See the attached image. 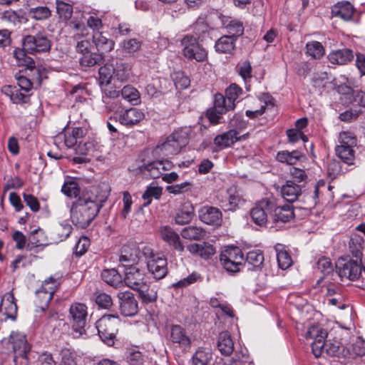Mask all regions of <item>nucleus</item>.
I'll use <instances>...</instances> for the list:
<instances>
[{
  "label": "nucleus",
  "mask_w": 365,
  "mask_h": 365,
  "mask_svg": "<svg viewBox=\"0 0 365 365\" xmlns=\"http://www.w3.org/2000/svg\"><path fill=\"white\" fill-rule=\"evenodd\" d=\"M161 165L159 160L153 161L145 165L144 170L149 173L151 178L156 179L163 175Z\"/></svg>",
  "instance_id": "680f3d73"
},
{
  "label": "nucleus",
  "mask_w": 365,
  "mask_h": 365,
  "mask_svg": "<svg viewBox=\"0 0 365 365\" xmlns=\"http://www.w3.org/2000/svg\"><path fill=\"white\" fill-rule=\"evenodd\" d=\"M159 235L162 240L175 251L180 253L184 252L185 246L180 235L173 228L168 225L161 226L159 228Z\"/></svg>",
  "instance_id": "aec40b11"
},
{
  "label": "nucleus",
  "mask_w": 365,
  "mask_h": 365,
  "mask_svg": "<svg viewBox=\"0 0 365 365\" xmlns=\"http://www.w3.org/2000/svg\"><path fill=\"white\" fill-rule=\"evenodd\" d=\"M248 133L238 136V133L236 130L231 129L227 132L217 135L214 138V145L218 150H222L225 148L230 147L238 140L246 139Z\"/></svg>",
  "instance_id": "412c9836"
},
{
  "label": "nucleus",
  "mask_w": 365,
  "mask_h": 365,
  "mask_svg": "<svg viewBox=\"0 0 365 365\" xmlns=\"http://www.w3.org/2000/svg\"><path fill=\"white\" fill-rule=\"evenodd\" d=\"M27 52L24 48H16L14 51V57L19 61V63L21 65L27 66L28 67L34 66V61L30 57L26 55Z\"/></svg>",
  "instance_id": "338daca9"
},
{
  "label": "nucleus",
  "mask_w": 365,
  "mask_h": 365,
  "mask_svg": "<svg viewBox=\"0 0 365 365\" xmlns=\"http://www.w3.org/2000/svg\"><path fill=\"white\" fill-rule=\"evenodd\" d=\"M56 11L60 19L68 20L73 14V6L66 1H56Z\"/></svg>",
  "instance_id": "4d7b16f0"
},
{
  "label": "nucleus",
  "mask_w": 365,
  "mask_h": 365,
  "mask_svg": "<svg viewBox=\"0 0 365 365\" xmlns=\"http://www.w3.org/2000/svg\"><path fill=\"white\" fill-rule=\"evenodd\" d=\"M119 324V317L114 314L103 315L96 322L98 335L105 344L109 346L114 344Z\"/></svg>",
  "instance_id": "39448f33"
},
{
  "label": "nucleus",
  "mask_w": 365,
  "mask_h": 365,
  "mask_svg": "<svg viewBox=\"0 0 365 365\" xmlns=\"http://www.w3.org/2000/svg\"><path fill=\"white\" fill-rule=\"evenodd\" d=\"M339 143L335 148L338 157L348 165L354 164L355 159L354 148L356 145V137L350 132H341L339 133Z\"/></svg>",
  "instance_id": "0eeeda50"
},
{
  "label": "nucleus",
  "mask_w": 365,
  "mask_h": 365,
  "mask_svg": "<svg viewBox=\"0 0 365 365\" xmlns=\"http://www.w3.org/2000/svg\"><path fill=\"white\" fill-rule=\"evenodd\" d=\"M101 278L106 284L115 288L120 287L123 284V278L115 269H103Z\"/></svg>",
  "instance_id": "c9c22d12"
},
{
  "label": "nucleus",
  "mask_w": 365,
  "mask_h": 365,
  "mask_svg": "<svg viewBox=\"0 0 365 365\" xmlns=\"http://www.w3.org/2000/svg\"><path fill=\"white\" fill-rule=\"evenodd\" d=\"M90 246V240L87 237L82 236L77 241L73 248V254L76 257L84 255Z\"/></svg>",
  "instance_id": "e2e57ef3"
},
{
  "label": "nucleus",
  "mask_w": 365,
  "mask_h": 365,
  "mask_svg": "<svg viewBox=\"0 0 365 365\" xmlns=\"http://www.w3.org/2000/svg\"><path fill=\"white\" fill-rule=\"evenodd\" d=\"M236 39L224 35L215 44V51L219 53H231L235 48Z\"/></svg>",
  "instance_id": "4c0bfd02"
},
{
  "label": "nucleus",
  "mask_w": 365,
  "mask_h": 365,
  "mask_svg": "<svg viewBox=\"0 0 365 365\" xmlns=\"http://www.w3.org/2000/svg\"><path fill=\"white\" fill-rule=\"evenodd\" d=\"M74 28L77 31L73 36V38L77 41L76 51L82 55L90 52V41L86 39L81 40L83 36L88 34L86 28L84 25L80 24H76Z\"/></svg>",
  "instance_id": "cd10ccee"
},
{
  "label": "nucleus",
  "mask_w": 365,
  "mask_h": 365,
  "mask_svg": "<svg viewBox=\"0 0 365 365\" xmlns=\"http://www.w3.org/2000/svg\"><path fill=\"white\" fill-rule=\"evenodd\" d=\"M212 358L210 351L199 349L192 356V365H207Z\"/></svg>",
  "instance_id": "bf43d9fd"
},
{
  "label": "nucleus",
  "mask_w": 365,
  "mask_h": 365,
  "mask_svg": "<svg viewBox=\"0 0 365 365\" xmlns=\"http://www.w3.org/2000/svg\"><path fill=\"white\" fill-rule=\"evenodd\" d=\"M194 212L195 209L192 203L185 202L175 215V223L180 225L188 224L194 217Z\"/></svg>",
  "instance_id": "2f4dec72"
},
{
  "label": "nucleus",
  "mask_w": 365,
  "mask_h": 365,
  "mask_svg": "<svg viewBox=\"0 0 365 365\" xmlns=\"http://www.w3.org/2000/svg\"><path fill=\"white\" fill-rule=\"evenodd\" d=\"M22 46L29 53H40L48 51L51 42L45 32H38L35 35H27L22 38Z\"/></svg>",
  "instance_id": "1a4fd4ad"
},
{
  "label": "nucleus",
  "mask_w": 365,
  "mask_h": 365,
  "mask_svg": "<svg viewBox=\"0 0 365 365\" xmlns=\"http://www.w3.org/2000/svg\"><path fill=\"white\" fill-rule=\"evenodd\" d=\"M220 260L223 268L227 272H237L242 265L244 255L238 247H228L221 252Z\"/></svg>",
  "instance_id": "9d476101"
},
{
  "label": "nucleus",
  "mask_w": 365,
  "mask_h": 365,
  "mask_svg": "<svg viewBox=\"0 0 365 365\" xmlns=\"http://www.w3.org/2000/svg\"><path fill=\"white\" fill-rule=\"evenodd\" d=\"M122 97L131 103L137 105L140 103V93L137 89L130 86H125L121 90Z\"/></svg>",
  "instance_id": "5fc2aeb1"
},
{
  "label": "nucleus",
  "mask_w": 365,
  "mask_h": 365,
  "mask_svg": "<svg viewBox=\"0 0 365 365\" xmlns=\"http://www.w3.org/2000/svg\"><path fill=\"white\" fill-rule=\"evenodd\" d=\"M170 339L173 343L178 344L183 349H189L191 339L185 329L180 325H173L170 328Z\"/></svg>",
  "instance_id": "a878e982"
},
{
  "label": "nucleus",
  "mask_w": 365,
  "mask_h": 365,
  "mask_svg": "<svg viewBox=\"0 0 365 365\" xmlns=\"http://www.w3.org/2000/svg\"><path fill=\"white\" fill-rule=\"evenodd\" d=\"M56 284V280L53 277H50L44 281L41 289L37 292L39 297H41V294L45 295L43 297L46 299V304L53 298V295L55 292Z\"/></svg>",
  "instance_id": "a18cd8bd"
},
{
  "label": "nucleus",
  "mask_w": 365,
  "mask_h": 365,
  "mask_svg": "<svg viewBox=\"0 0 365 365\" xmlns=\"http://www.w3.org/2000/svg\"><path fill=\"white\" fill-rule=\"evenodd\" d=\"M29 14L36 20H44L51 16V11L46 6H38L31 9Z\"/></svg>",
  "instance_id": "69168bd1"
},
{
  "label": "nucleus",
  "mask_w": 365,
  "mask_h": 365,
  "mask_svg": "<svg viewBox=\"0 0 365 365\" xmlns=\"http://www.w3.org/2000/svg\"><path fill=\"white\" fill-rule=\"evenodd\" d=\"M364 242V240L363 237L356 233L351 235L349 242V252L354 257L359 260L361 259L363 255L362 250Z\"/></svg>",
  "instance_id": "ea45409f"
},
{
  "label": "nucleus",
  "mask_w": 365,
  "mask_h": 365,
  "mask_svg": "<svg viewBox=\"0 0 365 365\" xmlns=\"http://www.w3.org/2000/svg\"><path fill=\"white\" fill-rule=\"evenodd\" d=\"M123 52L133 54L138 51L142 46V42L137 38H129L123 41L120 44Z\"/></svg>",
  "instance_id": "6e6d98bb"
},
{
  "label": "nucleus",
  "mask_w": 365,
  "mask_h": 365,
  "mask_svg": "<svg viewBox=\"0 0 365 365\" xmlns=\"http://www.w3.org/2000/svg\"><path fill=\"white\" fill-rule=\"evenodd\" d=\"M217 345L220 353L225 356L230 355L234 350V343L228 331H222L219 334Z\"/></svg>",
  "instance_id": "72a5a7b5"
},
{
  "label": "nucleus",
  "mask_w": 365,
  "mask_h": 365,
  "mask_svg": "<svg viewBox=\"0 0 365 365\" xmlns=\"http://www.w3.org/2000/svg\"><path fill=\"white\" fill-rule=\"evenodd\" d=\"M264 262V255L260 250H252L247 254L246 261L244 264L248 270L260 269Z\"/></svg>",
  "instance_id": "e433bc0d"
},
{
  "label": "nucleus",
  "mask_w": 365,
  "mask_h": 365,
  "mask_svg": "<svg viewBox=\"0 0 365 365\" xmlns=\"http://www.w3.org/2000/svg\"><path fill=\"white\" fill-rule=\"evenodd\" d=\"M124 274L123 281L127 287L134 290H142L147 287L145 274L143 269L138 267H128L125 269Z\"/></svg>",
  "instance_id": "ddd939ff"
},
{
  "label": "nucleus",
  "mask_w": 365,
  "mask_h": 365,
  "mask_svg": "<svg viewBox=\"0 0 365 365\" xmlns=\"http://www.w3.org/2000/svg\"><path fill=\"white\" fill-rule=\"evenodd\" d=\"M9 346L14 354L15 365H29L28 353L30 351L31 346L24 334L12 331L9 336Z\"/></svg>",
  "instance_id": "20e7f679"
},
{
  "label": "nucleus",
  "mask_w": 365,
  "mask_h": 365,
  "mask_svg": "<svg viewBox=\"0 0 365 365\" xmlns=\"http://www.w3.org/2000/svg\"><path fill=\"white\" fill-rule=\"evenodd\" d=\"M324 349L326 350L328 354L337 357L346 358L348 357L350 353V348H345L337 341L329 344L325 341Z\"/></svg>",
  "instance_id": "a19ab883"
},
{
  "label": "nucleus",
  "mask_w": 365,
  "mask_h": 365,
  "mask_svg": "<svg viewBox=\"0 0 365 365\" xmlns=\"http://www.w3.org/2000/svg\"><path fill=\"white\" fill-rule=\"evenodd\" d=\"M140 250L136 247L124 245L120 250L119 262L125 267H137L139 260Z\"/></svg>",
  "instance_id": "4be33fe9"
},
{
  "label": "nucleus",
  "mask_w": 365,
  "mask_h": 365,
  "mask_svg": "<svg viewBox=\"0 0 365 365\" xmlns=\"http://www.w3.org/2000/svg\"><path fill=\"white\" fill-rule=\"evenodd\" d=\"M302 157V155L298 150H293L292 152L282 150L277 153L276 159L282 163L292 165L296 164Z\"/></svg>",
  "instance_id": "37998d69"
},
{
  "label": "nucleus",
  "mask_w": 365,
  "mask_h": 365,
  "mask_svg": "<svg viewBox=\"0 0 365 365\" xmlns=\"http://www.w3.org/2000/svg\"><path fill=\"white\" fill-rule=\"evenodd\" d=\"M193 187L192 182L185 181L182 183L168 185L165 187L166 191L174 195H181L191 191Z\"/></svg>",
  "instance_id": "864d4df0"
},
{
  "label": "nucleus",
  "mask_w": 365,
  "mask_h": 365,
  "mask_svg": "<svg viewBox=\"0 0 365 365\" xmlns=\"http://www.w3.org/2000/svg\"><path fill=\"white\" fill-rule=\"evenodd\" d=\"M180 235L185 240L199 241L205 237L206 232L201 227L189 225L182 229Z\"/></svg>",
  "instance_id": "f704fd0d"
},
{
  "label": "nucleus",
  "mask_w": 365,
  "mask_h": 365,
  "mask_svg": "<svg viewBox=\"0 0 365 365\" xmlns=\"http://www.w3.org/2000/svg\"><path fill=\"white\" fill-rule=\"evenodd\" d=\"M332 14L344 20H349L354 12V7L350 1H337L331 9Z\"/></svg>",
  "instance_id": "473e14b6"
},
{
  "label": "nucleus",
  "mask_w": 365,
  "mask_h": 365,
  "mask_svg": "<svg viewBox=\"0 0 365 365\" xmlns=\"http://www.w3.org/2000/svg\"><path fill=\"white\" fill-rule=\"evenodd\" d=\"M354 55L352 50L342 48L332 51L328 55V60L331 64L345 65L354 59Z\"/></svg>",
  "instance_id": "bb28decb"
},
{
  "label": "nucleus",
  "mask_w": 365,
  "mask_h": 365,
  "mask_svg": "<svg viewBox=\"0 0 365 365\" xmlns=\"http://www.w3.org/2000/svg\"><path fill=\"white\" fill-rule=\"evenodd\" d=\"M327 335V331L319 324L312 325L306 331L304 335L306 339L313 340L312 349L316 357H319L322 355Z\"/></svg>",
  "instance_id": "f8f14e48"
},
{
  "label": "nucleus",
  "mask_w": 365,
  "mask_h": 365,
  "mask_svg": "<svg viewBox=\"0 0 365 365\" xmlns=\"http://www.w3.org/2000/svg\"><path fill=\"white\" fill-rule=\"evenodd\" d=\"M92 299L96 304L102 309H109L113 305V299L111 297L101 291L95 292L93 294Z\"/></svg>",
  "instance_id": "3c124183"
},
{
  "label": "nucleus",
  "mask_w": 365,
  "mask_h": 365,
  "mask_svg": "<svg viewBox=\"0 0 365 365\" xmlns=\"http://www.w3.org/2000/svg\"><path fill=\"white\" fill-rule=\"evenodd\" d=\"M113 68L112 66L104 65L99 68V83L101 86H108L113 76Z\"/></svg>",
  "instance_id": "13d9d810"
},
{
  "label": "nucleus",
  "mask_w": 365,
  "mask_h": 365,
  "mask_svg": "<svg viewBox=\"0 0 365 365\" xmlns=\"http://www.w3.org/2000/svg\"><path fill=\"white\" fill-rule=\"evenodd\" d=\"M110 195V187L103 182L91 185L72 202L70 212L73 224L81 229L88 227L99 213Z\"/></svg>",
  "instance_id": "f257e3e1"
},
{
  "label": "nucleus",
  "mask_w": 365,
  "mask_h": 365,
  "mask_svg": "<svg viewBox=\"0 0 365 365\" xmlns=\"http://www.w3.org/2000/svg\"><path fill=\"white\" fill-rule=\"evenodd\" d=\"M18 307L12 291L4 294L0 304V321L11 319L15 321Z\"/></svg>",
  "instance_id": "dca6fc26"
},
{
  "label": "nucleus",
  "mask_w": 365,
  "mask_h": 365,
  "mask_svg": "<svg viewBox=\"0 0 365 365\" xmlns=\"http://www.w3.org/2000/svg\"><path fill=\"white\" fill-rule=\"evenodd\" d=\"M228 101L226 97L220 93L214 96V106L207 112V116L212 124H218L222 115L235 108H228Z\"/></svg>",
  "instance_id": "f3484780"
},
{
  "label": "nucleus",
  "mask_w": 365,
  "mask_h": 365,
  "mask_svg": "<svg viewBox=\"0 0 365 365\" xmlns=\"http://www.w3.org/2000/svg\"><path fill=\"white\" fill-rule=\"evenodd\" d=\"M181 44L183 46L182 54L187 59L195 60L197 62H202L207 59V53L199 43L197 37L187 34L181 39Z\"/></svg>",
  "instance_id": "6e6552de"
},
{
  "label": "nucleus",
  "mask_w": 365,
  "mask_h": 365,
  "mask_svg": "<svg viewBox=\"0 0 365 365\" xmlns=\"http://www.w3.org/2000/svg\"><path fill=\"white\" fill-rule=\"evenodd\" d=\"M120 314L124 317H133L138 312V301L134 294L129 292H120L117 294Z\"/></svg>",
  "instance_id": "2eb2a0df"
},
{
  "label": "nucleus",
  "mask_w": 365,
  "mask_h": 365,
  "mask_svg": "<svg viewBox=\"0 0 365 365\" xmlns=\"http://www.w3.org/2000/svg\"><path fill=\"white\" fill-rule=\"evenodd\" d=\"M93 43L98 51L101 53L110 52L115 46V42L108 38L102 31H96L93 34Z\"/></svg>",
  "instance_id": "c756f323"
},
{
  "label": "nucleus",
  "mask_w": 365,
  "mask_h": 365,
  "mask_svg": "<svg viewBox=\"0 0 365 365\" xmlns=\"http://www.w3.org/2000/svg\"><path fill=\"white\" fill-rule=\"evenodd\" d=\"M86 130L83 128H73L71 131L67 130L64 133H60L55 138V141L64 139V143L66 147L72 148L78 144L79 141L85 136Z\"/></svg>",
  "instance_id": "393cba45"
},
{
  "label": "nucleus",
  "mask_w": 365,
  "mask_h": 365,
  "mask_svg": "<svg viewBox=\"0 0 365 365\" xmlns=\"http://www.w3.org/2000/svg\"><path fill=\"white\" fill-rule=\"evenodd\" d=\"M294 211L289 205L278 206L275 200V206L273 207L272 212H270V219L273 224L279 222L285 223L289 222L294 217Z\"/></svg>",
  "instance_id": "5701e85b"
},
{
  "label": "nucleus",
  "mask_w": 365,
  "mask_h": 365,
  "mask_svg": "<svg viewBox=\"0 0 365 365\" xmlns=\"http://www.w3.org/2000/svg\"><path fill=\"white\" fill-rule=\"evenodd\" d=\"M200 220L204 224L219 227L222 224V213L217 207L205 205L198 210Z\"/></svg>",
  "instance_id": "6ab92c4d"
},
{
  "label": "nucleus",
  "mask_w": 365,
  "mask_h": 365,
  "mask_svg": "<svg viewBox=\"0 0 365 365\" xmlns=\"http://www.w3.org/2000/svg\"><path fill=\"white\" fill-rule=\"evenodd\" d=\"M229 36L234 37L237 40V37L242 36L244 33V26L242 23L236 19L230 20L225 25Z\"/></svg>",
  "instance_id": "8fccbe9b"
},
{
  "label": "nucleus",
  "mask_w": 365,
  "mask_h": 365,
  "mask_svg": "<svg viewBox=\"0 0 365 365\" xmlns=\"http://www.w3.org/2000/svg\"><path fill=\"white\" fill-rule=\"evenodd\" d=\"M306 53L314 59H319L324 54V48L319 41L308 42L306 45Z\"/></svg>",
  "instance_id": "09e8293b"
},
{
  "label": "nucleus",
  "mask_w": 365,
  "mask_h": 365,
  "mask_svg": "<svg viewBox=\"0 0 365 365\" xmlns=\"http://www.w3.org/2000/svg\"><path fill=\"white\" fill-rule=\"evenodd\" d=\"M149 273L156 279L164 278L168 274L166 257L160 252H155L151 248L145 247L142 250Z\"/></svg>",
  "instance_id": "7ed1b4c3"
},
{
  "label": "nucleus",
  "mask_w": 365,
  "mask_h": 365,
  "mask_svg": "<svg viewBox=\"0 0 365 365\" xmlns=\"http://www.w3.org/2000/svg\"><path fill=\"white\" fill-rule=\"evenodd\" d=\"M274 250L279 267L283 270L289 268L293 260L287 248L284 245L277 244L274 246Z\"/></svg>",
  "instance_id": "7c9ffc66"
},
{
  "label": "nucleus",
  "mask_w": 365,
  "mask_h": 365,
  "mask_svg": "<svg viewBox=\"0 0 365 365\" xmlns=\"http://www.w3.org/2000/svg\"><path fill=\"white\" fill-rule=\"evenodd\" d=\"M302 193L300 185L292 180H287L281 187L282 197L289 202H295Z\"/></svg>",
  "instance_id": "c85d7f7f"
},
{
  "label": "nucleus",
  "mask_w": 365,
  "mask_h": 365,
  "mask_svg": "<svg viewBox=\"0 0 365 365\" xmlns=\"http://www.w3.org/2000/svg\"><path fill=\"white\" fill-rule=\"evenodd\" d=\"M339 275L341 278H346L351 281L358 279L362 274L361 259L360 262L356 260H339L336 264Z\"/></svg>",
  "instance_id": "4468645a"
},
{
  "label": "nucleus",
  "mask_w": 365,
  "mask_h": 365,
  "mask_svg": "<svg viewBox=\"0 0 365 365\" xmlns=\"http://www.w3.org/2000/svg\"><path fill=\"white\" fill-rule=\"evenodd\" d=\"M227 197L225 199L222 196L218 195L217 200L220 206L225 211H236L241 208L245 203V200L242 196L234 188H229L227 191Z\"/></svg>",
  "instance_id": "a211bd4d"
},
{
  "label": "nucleus",
  "mask_w": 365,
  "mask_h": 365,
  "mask_svg": "<svg viewBox=\"0 0 365 365\" xmlns=\"http://www.w3.org/2000/svg\"><path fill=\"white\" fill-rule=\"evenodd\" d=\"M242 90L237 84H231L225 91L226 98L228 101V108H235V101L242 94Z\"/></svg>",
  "instance_id": "603ef678"
},
{
  "label": "nucleus",
  "mask_w": 365,
  "mask_h": 365,
  "mask_svg": "<svg viewBox=\"0 0 365 365\" xmlns=\"http://www.w3.org/2000/svg\"><path fill=\"white\" fill-rule=\"evenodd\" d=\"M127 361L130 365H140L143 362V355L135 349H130L126 356Z\"/></svg>",
  "instance_id": "774afa93"
},
{
  "label": "nucleus",
  "mask_w": 365,
  "mask_h": 365,
  "mask_svg": "<svg viewBox=\"0 0 365 365\" xmlns=\"http://www.w3.org/2000/svg\"><path fill=\"white\" fill-rule=\"evenodd\" d=\"M189 128H180L170 134L166 140L156 148V152L164 156L178 154L188 143Z\"/></svg>",
  "instance_id": "f03ea898"
},
{
  "label": "nucleus",
  "mask_w": 365,
  "mask_h": 365,
  "mask_svg": "<svg viewBox=\"0 0 365 365\" xmlns=\"http://www.w3.org/2000/svg\"><path fill=\"white\" fill-rule=\"evenodd\" d=\"M172 78L177 89H185L190 86V79L183 72L174 73L172 75Z\"/></svg>",
  "instance_id": "052dcab7"
},
{
  "label": "nucleus",
  "mask_w": 365,
  "mask_h": 365,
  "mask_svg": "<svg viewBox=\"0 0 365 365\" xmlns=\"http://www.w3.org/2000/svg\"><path fill=\"white\" fill-rule=\"evenodd\" d=\"M21 91L12 86H4L1 88L2 93L9 96L11 101L16 104L26 103L29 98V95L23 93Z\"/></svg>",
  "instance_id": "58836bf2"
},
{
  "label": "nucleus",
  "mask_w": 365,
  "mask_h": 365,
  "mask_svg": "<svg viewBox=\"0 0 365 365\" xmlns=\"http://www.w3.org/2000/svg\"><path fill=\"white\" fill-rule=\"evenodd\" d=\"M144 118V113L135 108L127 109L118 115L120 123L126 127H133L140 123Z\"/></svg>",
  "instance_id": "b1692460"
},
{
  "label": "nucleus",
  "mask_w": 365,
  "mask_h": 365,
  "mask_svg": "<svg viewBox=\"0 0 365 365\" xmlns=\"http://www.w3.org/2000/svg\"><path fill=\"white\" fill-rule=\"evenodd\" d=\"M113 76L120 81H128L130 75V66L122 61L116 62L115 67H113Z\"/></svg>",
  "instance_id": "c03bdc74"
},
{
  "label": "nucleus",
  "mask_w": 365,
  "mask_h": 365,
  "mask_svg": "<svg viewBox=\"0 0 365 365\" xmlns=\"http://www.w3.org/2000/svg\"><path fill=\"white\" fill-rule=\"evenodd\" d=\"M88 317V307L80 302L73 303L68 312V319L72 327L74 337H79L86 334V325Z\"/></svg>",
  "instance_id": "423d86ee"
},
{
  "label": "nucleus",
  "mask_w": 365,
  "mask_h": 365,
  "mask_svg": "<svg viewBox=\"0 0 365 365\" xmlns=\"http://www.w3.org/2000/svg\"><path fill=\"white\" fill-rule=\"evenodd\" d=\"M61 192L70 198H78L81 195L78 184L73 180H66L61 187Z\"/></svg>",
  "instance_id": "49530a36"
},
{
  "label": "nucleus",
  "mask_w": 365,
  "mask_h": 365,
  "mask_svg": "<svg viewBox=\"0 0 365 365\" xmlns=\"http://www.w3.org/2000/svg\"><path fill=\"white\" fill-rule=\"evenodd\" d=\"M162 193V187L156 185L154 182L150 184L148 186H147L146 190L142 195V198L145 201L143 206H148L152 202L153 198L155 200L160 199Z\"/></svg>",
  "instance_id": "79ce46f5"
},
{
  "label": "nucleus",
  "mask_w": 365,
  "mask_h": 365,
  "mask_svg": "<svg viewBox=\"0 0 365 365\" xmlns=\"http://www.w3.org/2000/svg\"><path fill=\"white\" fill-rule=\"evenodd\" d=\"M275 206L274 197L265 198L257 202L250 210L252 222L259 226H264L268 221V213L272 212Z\"/></svg>",
  "instance_id": "9b49d317"
},
{
  "label": "nucleus",
  "mask_w": 365,
  "mask_h": 365,
  "mask_svg": "<svg viewBox=\"0 0 365 365\" xmlns=\"http://www.w3.org/2000/svg\"><path fill=\"white\" fill-rule=\"evenodd\" d=\"M103 60L102 53L88 52L82 55L80 58V64L85 67H91L100 64Z\"/></svg>",
  "instance_id": "de8ad7c7"
},
{
  "label": "nucleus",
  "mask_w": 365,
  "mask_h": 365,
  "mask_svg": "<svg viewBox=\"0 0 365 365\" xmlns=\"http://www.w3.org/2000/svg\"><path fill=\"white\" fill-rule=\"evenodd\" d=\"M236 69L245 83L252 78V66L249 61L240 62Z\"/></svg>",
  "instance_id": "0e129e2a"
}]
</instances>
